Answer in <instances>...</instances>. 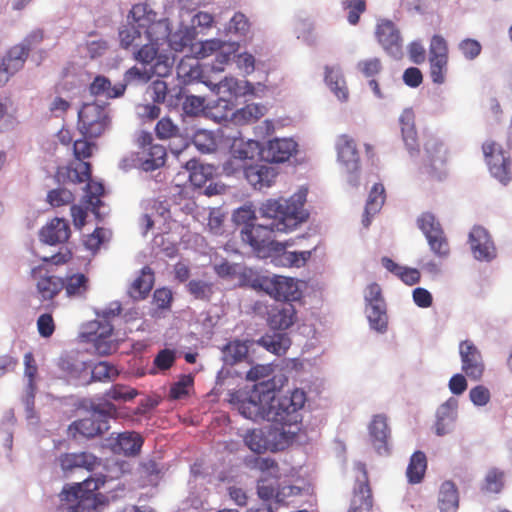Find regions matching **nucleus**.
Segmentation results:
<instances>
[{
	"label": "nucleus",
	"mask_w": 512,
	"mask_h": 512,
	"mask_svg": "<svg viewBox=\"0 0 512 512\" xmlns=\"http://www.w3.org/2000/svg\"><path fill=\"white\" fill-rule=\"evenodd\" d=\"M59 464L63 472H71L76 468H84L89 472L96 471L100 467L104 473H100L97 477H89L81 483L63 489L61 492V500L69 503L67 512H94L97 507V497L95 491L100 489L106 481L118 479L123 474L130 471L129 463L126 461L112 460L102 463V459L98 458L90 452L64 453L61 454Z\"/></svg>",
	"instance_id": "1"
},
{
	"label": "nucleus",
	"mask_w": 512,
	"mask_h": 512,
	"mask_svg": "<svg viewBox=\"0 0 512 512\" xmlns=\"http://www.w3.org/2000/svg\"><path fill=\"white\" fill-rule=\"evenodd\" d=\"M304 197L301 195L290 199H270L262 208L264 217L271 219L267 225H247L241 230V239L249 244L259 257L271 255L273 247H279L274 240V232H288L294 230L305 221L307 215L303 210Z\"/></svg>",
	"instance_id": "2"
},
{
	"label": "nucleus",
	"mask_w": 512,
	"mask_h": 512,
	"mask_svg": "<svg viewBox=\"0 0 512 512\" xmlns=\"http://www.w3.org/2000/svg\"><path fill=\"white\" fill-rule=\"evenodd\" d=\"M143 35L142 48L134 53L137 61L143 64H151L160 47L167 43L170 36V23L168 19H157V14L146 3L133 5L129 12Z\"/></svg>",
	"instance_id": "3"
},
{
	"label": "nucleus",
	"mask_w": 512,
	"mask_h": 512,
	"mask_svg": "<svg viewBox=\"0 0 512 512\" xmlns=\"http://www.w3.org/2000/svg\"><path fill=\"white\" fill-rule=\"evenodd\" d=\"M237 406L241 415L253 421L266 420L270 402L274 400V389L268 383L260 382L237 396Z\"/></svg>",
	"instance_id": "4"
},
{
	"label": "nucleus",
	"mask_w": 512,
	"mask_h": 512,
	"mask_svg": "<svg viewBox=\"0 0 512 512\" xmlns=\"http://www.w3.org/2000/svg\"><path fill=\"white\" fill-rule=\"evenodd\" d=\"M305 401V393L299 389H295L290 395L281 397H276L274 391V400L269 404L266 420L282 426L295 425L301 421L299 411L304 406Z\"/></svg>",
	"instance_id": "5"
},
{
	"label": "nucleus",
	"mask_w": 512,
	"mask_h": 512,
	"mask_svg": "<svg viewBox=\"0 0 512 512\" xmlns=\"http://www.w3.org/2000/svg\"><path fill=\"white\" fill-rule=\"evenodd\" d=\"M111 119L105 105L85 103L78 111L77 127L84 138L96 139L109 128Z\"/></svg>",
	"instance_id": "6"
},
{
	"label": "nucleus",
	"mask_w": 512,
	"mask_h": 512,
	"mask_svg": "<svg viewBox=\"0 0 512 512\" xmlns=\"http://www.w3.org/2000/svg\"><path fill=\"white\" fill-rule=\"evenodd\" d=\"M116 412V407L110 403L99 404L89 417L74 421L69 425L68 431L73 437H76L77 434L85 438L102 435L109 429L108 417H113Z\"/></svg>",
	"instance_id": "7"
},
{
	"label": "nucleus",
	"mask_w": 512,
	"mask_h": 512,
	"mask_svg": "<svg viewBox=\"0 0 512 512\" xmlns=\"http://www.w3.org/2000/svg\"><path fill=\"white\" fill-rule=\"evenodd\" d=\"M260 143L255 140L236 138L230 148V157L223 164V172L226 175L237 174L246 169L249 161H253L260 154Z\"/></svg>",
	"instance_id": "8"
},
{
	"label": "nucleus",
	"mask_w": 512,
	"mask_h": 512,
	"mask_svg": "<svg viewBox=\"0 0 512 512\" xmlns=\"http://www.w3.org/2000/svg\"><path fill=\"white\" fill-rule=\"evenodd\" d=\"M419 229L424 233L430 249L439 257L450 253L449 243L440 223L431 213H423L417 220Z\"/></svg>",
	"instance_id": "9"
},
{
	"label": "nucleus",
	"mask_w": 512,
	"mask_h": 512,
	"mask_svg": "<svg viewBox=\"0 0 512 512\" xmlns=\"http://www.w3.org/2000/svg\"><path fill=\"white\" fill-rule=\"evenodd\" d=\"M258 286L271 297L283 302L297 300L300 292L297 282L293 278L274 275L273 277H262L258 280Z\"/></svg>",
	"instance_id": "10"
},
{
	"label": "nucleus",
	"mask_w": 512,
	"mask_h": 512,
	"mask_svg": "<svg viewBox=\"0 0 512 512\" xmlns=\"http://www.w3.org/2000/svg\"><path fill=\"white\" fill-rule=\"evenodd\" d=\"M30 275L41 301H51L63 290V278L51 274L46 265L33 267Z\"/></svg>",
	"instance_id": "11"
},
{
	"label": "nucleus",
	"mask_w": 512,
	"mask_h": 512,
	"mask_svg": "<svg viewBox=\"0 0 512 512\" xmlns=\"http://www.w3.org/2000/svg\"><path fill=\"white\" fill-rule=\"evenodd\" d=\"M482 149L491 175L501 184L507 185L512 178L510 159L495 142H485Z\"/></svg>",
	"instance_id": "12"
},
{
	"label": "nucleus",
	"mask_w": 512,
	"mask_h": 512,
	"mask_svg": "<svg viewBox=\"0 0 512 512\" xmlns=\"http://www.w3.org/2000/svg\"><path fill=\"white\" fill-rule=\"evenodd\" d=\"M375 36L387 54L395 58L402 56L403 39L394 22L387 19L380 20L376 26Z\"/></svg>",
	"instance_id": "13"
},
{
	"label": "nucleus",
	"mask_w": 512,
	"mask_h": 512,
	"mask_svg": "<svg viewBox=\"0 0 512 512\" xmlns=\"http://www.w3.org/2000/svg\"><path fill=\"white\" fill-rule=\"evenodd\" d=\"M459 354L462 371L469 379L479 381L485 371V363L480 350L472 341L464 340L459 344Z\"/></svg>",
	"instance_id": "14"
},
{
	"label": "nucleus",
	"mask_w": 512,
	"mask_h": 512,
	"mask_svg": "<svg viewBox=\"0 0 512 512\" xmlns=\"http://www.w3.org/2000/svg\"><path fill=\"white\" fill-rule=\"evenodd\" d=\"M138 142L142 148L139 153V160L144 171H153L165 164L167 155L165 147L160 144H153L152 136L149 133L142 132Z\"/></svg>",
	"instance_id": "15"
},
{
	"label": "nucleus",
	"mask_w": 512,
	"mask_h": 512,
	"mask_svg": "<svg viewBox=\"0 0 512 512\" xmlns=\"http://www.w3.org/2000/svg\"><path fill=\"white\" fill-rule=\"evenodd\" d=\"M355 469L361 473L362 478L354 488L351 504L348 512H371L373 496L369 485L368 472L365 463L357 462Z\"/></svg>",
	"instance_id": "16"
},
{
	"label": "nucleus",
	"mask_w": 512,
	"mask_h": 512,
	"mask_svg": "<svg viewBox=\"0 0 512 512\" xmlns=\"http://www.w3.org/2000/svg\"><path fill=\"white\" fill-rule=\"evenodd\" d=\"M298 151V144L291 138H274L269 140L262 150L266 161L283 163L288 161Z\"/></svg>",
	"instance_id": "17"
},
{
	"label": "nucleus",
	"mask_w": 512,
	"mask_h": 512,
	"mask_svg": "<svg viewBox=\"0 0 512 512\" xmlns=\"http://www.w3.org/2000/svg\"><path fill=\"white\" fill-rule=\"evenodd\" d=\"M469 244L474 257L480 261H490L496 256V250L488 231L474 226L469 233Z\"/></svg>",
	"instance_id": "18"
},
{
	"label": "nucleus",
	"mask_w": 512,
	"mask_h": 512,
	"mask_svg": "<svg viewBox=\"0 0 512 512\" xmlns=\"http://www.w3.org/2000/svg\"><path fill=\"white\" fill-rule=\"evenodd\" d=\"M71 235V229L67 220L55 217L44 225L39 231L40 240L48 245L66 243Z\"/></svg>",
	"instance_id": "19"
},
{
	"label": "nucleus",
	"mask_w": 512,
	"mask_h": 512,
	"mask_svg": "<svg viewBox=\"0 0 512 512\" xmlns=\"http://www.w3.org/2000/svg\"><path fill=\"white\" fill-rule=\"evenodd\" d=\"M336 151L338 161L348 172L359 170V153L353 138L347 134L338 136L336 140Z\"/></svg>",
	"instance_id": "20"
},
{
	"label": "nucleus",
	"mask_w": 512,
	"mask_h": 512,
	"mask_svg": "<svg viewBox=\"0 0 512 512\" xmlns=\"http://www.w3.org/2000/svg\"><path fill=\"white\" fill-rule=\"evenodd\" d=\"M297 319L296 309L291 302H280L268 311V325L274 330H286Z\"/></svg>",
	"instance_id": "21"
},
{
	"label": "nucleus",
	"mask_w": 512,
	"mask_h": 512,
	"mask_svg": "<svg viewBox=\"0 0 512 512\" xmlns=\"http://www.w3.org/2000/svg\"><path fill=\"white\" fill-rule=\"evenodd\" d=\"M91 178V164L89 162L79 161L66 166L58 167L55 173V179L58 183L80 184Z\"/></svg>",
	"instance_id": "22"
},
{
	"label": "nucleus",
	"mask_w": 512,
	"mask_h": 512,
	"mask_svg": "<svg viewBox=\"0 0 512 512\" xmlns=\"http://www.w3.org/2000/svg\"><path fill=\"white\" fill-rule=\"evenodd\" d=\"M369 435L372 445L379 454H388V440L390 438V428L387 423V417L383 414L375 415L369 424Z\"/></svg>",
	"instance_id": "23"
},
{
	"label": "nucleus",
	"mask_w": 512,
	"mask_h": 512,
	"mask_svg": "<svg viewBox=\"0 0 512 512\" xmlns=\"http://www.w3.org/2000/svg\"><path fill=\"white\" fill-rule=\"evenodd\" d=\"M251 89L252 86L249 82H245V87H242L238 80L235 78L226 77L215 85V91L217 95H219L218 105L223 103V107L229 108L231 111L232 108L230 106L233 105L232 100L240 95L245 94Z\"/></svg>",
	"instance_id": "24"
},
{
	"label": "nucleus",
	"mask_w": 512,
	"mask_h": 512,
	"mask_svg": "<svg viewBox=\"0 0 512 512\" xmlns=\"http://www.w3.org/2000/svg\"><path fill=\"white\" fill-rule=\"evenodd\" d=\"M242 172L247 181L258 190L272 186L278 175L273 167L264 164H251Z\"/></svg>",
	"instance_id": "25"
},
{
	"label": "nucleus",
	"mask_w": 512,
	"mask_h": 512,
	"mask_svg": "<svg viewBox=\"0 0 512 512\" xmlns=\"http://www.w3.org/2000/svg\"><path fill=\"white\" fill-rule=\"evenodd\" d=\"M279 247H273L271 250V255L269 257L273 258V261L276 265L284 266V267H300L304 265L305 262L311 257V251H287V246L290 243L287 241L285 243L278 242Z\"/></svg>",
	"instance_id": "26"
},
{
	"label": "nucleus",
	"mask_w": 512,
	"mask_h": 512,
	"mask_svg": "<svg viewBox=\"0 0 512 512\" xmlns=\"http://www.w3.org/2000/svg\"><path fill=\"white\" fill-rule=\"evenodd\" d=\"M143 437L134 431H125L118 433L112 444V450L115 453H122L126 456H136L140 453L143 446Z\"/></svg>",
	"instance_id": "27"
},
{
	"label": "nucleus",
	"mask_w": 512,
	"mask_h": 512,
	"mask_svg": "<svg viewBox=\"0 0 512 512\" xmlns=\"http://www.w3.org/2000/svg\"><path fill=\"white\" fill-rule=\"evenodd\" d=\"M177 77L184 85L198 81L202 77V69L197 58L186 56L176 67Z\"/></svg>",
	"instance_id": "28"
},
{
	"label": "nucleus",
	"mask_w": 512,
	"mask_h": 512,
	"mask_svg": "<svg viewBox=\"0 0 512 512\" xmlns=\"http://www.w3.org/2000/svg\"><path fill=\"white\" fill-rule=\"evenodd\" d=\"M28 48L14 45L11 47L0 62V67L11 75H14L23 68L28 58Z\"/></svg>",
	"instance_id": "29"
},
{
	"label": "nucleus",
	"mask_w": 512,
	"mask_h": 512,
	"mask_svg": "<svg viewBox=\"0 0 512 512\" xmlns=\"http://www.w3.org/2000/svg\"><path fill=\"white\" fill-rule=\"evenodd\" d=\"M63 289L69 298H83L89 290V278L79 272L67 274L63 278Z\"/></svg>",
	"instance_id": "30"
},
{
	"label": "nucleus",
	"mask_w": 512,
	"mask_h": 512,
	"mask_svg": "<svg viewBox=\"0 0 512 512\" xmlns=\"http://www.w3.org/2000/svg\"><path fill=\"white\" fill-rule=\"evenodd\" d=\"M154 285V272L149 266L141 269L139 276L131 284L129 293L133 299L141 300L147 297Z\"/></svg>",
	"instance_id": "31"
},
{
	"label": "nucleus",
	"mask_w": 512,
	"mask_h": 512,
	"mask_svg": "<svg viewBox=\"0 0 512 512\" xmlns=\"http://www.w3.org/2000/svg\"><path fill=\"white\" fill-rule=\"evenodd\" d=\"M257 344L275 355L282 356L291 346V339L286 333L273 332L263 335Z\"/></svg>",
	"instance_id": "32"
},
{
	"label": "nucleus",
	"mask_w": 512,
	"mask_h": 512,
	"mask_svg": "<svg viewBox=\"0 0 512 512\" xmlns=\"http://www.w3.org/2000/svg\"><path fill=\"white\" fill-rule=\"evenodd\" d=\"M459 507V495L456 485L452 481L441 484L438 496V508L440 512H457Z\"/></svg>",
	"instance_id": "33"
},
{
	"label": "nucleus",
	"mask_w": 512,
	"mask_h": 512,
	"mask_svg": "<svg viewBox=\"0 0 512 512\" xmlns=\"http://www.w3.org/2000/svg\"><path fill=\"white\" fill-rule=\"evenodd\" d=\"M191 184L195 187H203L209 180L213 178L215 168L213 165L201 164L192 159L185 165Z\"/></svg>",
	"instance_id": "34"
},
{
	"label": "nucleus",
	"mask_w": 512,
	"mask_h": 512,
	"mask_svg": "<svg viewBox=\"0 0 512 512\" xmlns=\"http://www.w3.org/2000/svg\"><path fill=\"white\" fill-rule=\"evenodd\" d=\"M119 39L121 47L128 49L130 47L142 48L144 44L143 35L138 23L131 17H128V23L123 25L119 30Z\"/></svg>",
	"instance_id": "35"
},
{
	"label": "nucleus",
	"mask_w": 512,
	"mask_h": 512,
	"mask_svg": "<svg viewBox=\"0 0 512 512\" xmlns=\"http://www.w3.org/2000/svg\"><path fill=\"white\" fill-rule=\"evenodd\" d=\"M126 84L117 83L112 86L110 80L104 76H97L90 84L89 91L94 96H105L107 98H117L124 94Z\"/></svg>",
	"instance_id": "36"
},
{
	"label": "nucleus",
	"mask_w": 512,
	"mask_h": 512,
	"mask_svg": "<svg viewBox=\"0 0 512 512\" xmlns=\"http://www.w3.org/2000/svg\"><path fill=\"white\" fill-rule=\"evenodd\" d=\"M60 369L66 373L67 377L74 380H85V383H89L88 380L90 366L85 362L75 358L66 357L61 358L59 362Z\"/></svg>",
	"instance_id": "37"
},
{
	"label": "nucleus",
	"mask_w": 512,
	"mask_h": 512,
	"mask_svg": "<svg viewBox=\"0 0 512 512\" xmlns=\"http://www.w3.org/2000/svg\"><path fill=\"white\" fill-rule=\"evenodd\" d=\"M385 189L383 184L376 183L373 185V187L370 190L366 206H365V212H364V225L366 227L370 224V217L374 216L376 213L380 211L382 208L384 202H385Z\"/></svg>",
	"instance_id": "38"
},
{
	"label": "nucleus",
	"mask_w": 512,
	"mask_h": 512,
	"mask_svg": "<svg viewBox=\"0 0 512 512\" xmlns=\"http://www.w3.org/2000/svg\"><path fill=\"white\" fill-rule=\"evenodd\" d=\"M324 79L326 84L330 87L332 92L339 100L346 101L348 99V87L339 69H336L335 67L325 66Z\"/></svg>",
	"instance_id": "39"
},
{
	"label": "nucleus",
	"mask_w": 512,
	"mask_h": 512,
	"mask_svg": "<svg viewBox=\"0 0 512 512\" xmlns=\"http://www.w3.org/2000/svg\"><path fill=\"white\" fill-rule=\"evenodd\" d=\"M427 469V458L424 452L416 451L410 457L406 476L410 484H419L424 479Z\"/></svg>",
	"instance_id": "40"
},
{
	"label": "nucleus",
	"mask_w": 512,
	"mask_h": 512,
	"mask_svg": "<svg viewBox=\"0 0 512 512\" xmlns=\"http://www.w3.org/2000/svg\"><path fill=\"white\" fill-rule=\"evenodd\" d=\"M264 114V106L251 103L233 112L231 118L237 125H247L257 122Z\"/></svg>",
	"instance_id": "41"
},
{
	"label": "nucleus",
	"mask_w": 512,
	"mask_h": 512,
	"mask_svg": "<svg viewBox=\"0 0 512 512\" xmlns=\"http://www.w3.org/2000/svg\"><path fill=\"white\" fill-rule=\"evenodd\" d=\"M401 132L405 144L413 150L416 146V130L414 126V114L411 110H405L399 118Z\"/></svg>",
	"instance_id": "42"
},
{
	"label": "nucleus",
	"mask_w": 512,
	"mask_h": 512,
	"mask_svg": "<svg viewBox=\"0 0 512 512\" xmlns=\"http://www.w3.org/2000/svg\"><path fill=\"white\" fill-rule=\"evenodd\" d=\"M367 318L372 329L383 333L387 330L388 317L385 304L369 306L366 309Z\"/></svg>",
	"instance_id": "43"
},
{
	"label": "nucleus",
	"mask_w": 512,
	"mask_h": 512,
	"mask_svg": "<svg viewBox=\"0 0 512 512\" xmlns=\"http://www.w3.org/2000/svg\"><path fill=\"white\" fill-rule=\"evenodd\" d=\"M455 419L456 411L447 404L442 405L437 412V421L435 424L436 434L443 436L450 432Z\"/></svg>",
	"instance_id": "44"
},
{
	"label": "nucleus",
	"mask_w": 512,
	"mask_h": 512,
	"mask_svg": "<svg viewBox=\"0 0 512 512\" xmlns=\"http://www.w3.org/2000/svg\"><path fill=\"white\" fill-rule=\"evenodd\" d=\"M225 362L233 365L242 361L248 354V346L244 341H230L223 350Z\"/></svg>",
	"instance_id": "45"
},
{
	"label": "nucleus",
	"mask_w": 512,
	"mask_h": 512,
	"mask_svg": "<svg viewBox=\"0 0 512 512\" xmlns=\"http://www.w3.org/2000/svg\"><path fill=\"white\" fill-rule=\"evenodd\" d=\"M152 90V99L155 103H165L167 102L169 106H178L179 102L182 99L181 91H179L175 97L170 96L167 99L168 94V86L163 80H156L151 85Z\"/></svg>",
	"instance_id": "46"
},
{
	"label": "nucleus",
	"mask_w": 512,
	"mask_h": 512,
	"mask_svg": "<svg viewBox=\"0 0 512 512\" xmlns=\"http://www.w3.org/2000/svg\"><path fill=\"white\" fill-rule=\"evenodd\" d=\"M86 191L85 197L87 198V203L91 206V211L98 215L99 208L102 206L103 202L101 197L104 194V186L100 182H96L93 180L86 181Z\"/></svg>",
	"instance_id": "47"
},
{
	"label": "nucleus",
	"mask_w": 512,
	"mask_h": 512,
	"mask_svg": "<svg viewBox=\"0 0 512 512\" xmlns=\"http://www.w3.org/2000/svg\"><path fill=\"white\" fill-rule=\"evenodd\" d=\"M112 327H109L105 333L96 335L93 339V346L96 354L100 356H107L117 350V344L112 339Z\"/></svg>",
	"instance_id": "48"
},
{
	"label": "nucleus",
	"mask_w": 512,
	"mask_h": 512,
	"mask_svg": "<svg viewBox=\"0 0 512 512\" xmlns=\"http://www.w3.org/2000/svg\"><path fill=\"white\" fill-rule=\"evenodd\" d=\"M90 381H111L114 380L119 372L115 366L108 363L107 361H100L89 370Z\"/></svg>",
	"instance_id": "49"
},
{
	"label": "nucleus",
	"mask_w": 512,
	"mask_h": 512,
	"mask_svg": "<svg viewBox=\"0 0 512 512\" xmlns=\"http://www.w3.org/2000/svg\"><path fill=\"white\" fill-rule=\"evenodd\" d=\"M244 442L251 451L258 454L264 453L268 449V440L261 429L247 431Z\"/></svg>",
	"instance_id": "50"
},
{
	"label": "nucleus",
	"mask_w": 512,
	"mask_h": 512,
	"mask_svg": "<svg viewBox=\"0 0 512 512\" xmlns=\"http://www.w3.org/2000/svg\"><path fill=\"white\" fill-rule=\"evenodd\" d=\"M193 142L198 150L204 153L215 151L218 145L216 136L208 130H198L193 137Z\"/></svg>",
	"instance_id": "51"
},
{
	"label": "nucleus",
	"mask_w": 512,
	"mask_h": 512,
	"mask_svg": "<svg viewBox=\"0 0 512 512\" xmlns=\"http://www.w3.org/2000/svg\"><path fill=\"white\" fill-rule=\"evenodd\" d=\"M194 378L191 375H182L178 381L173 383L169 390V397L173 400H180L189 395L193 388Z\"/></svg>",
	"instance_id": "52"
},
{
	"label": "nucleus",
	"mask_w": 512,
	"mask_h": 512,
	"mask_svg": "<svg viewBox=\"0 0 512 512\" xmlns=\"http://www.w3.org/2000/svg\"><path fill=\"white\" fill-rule=\"evenodd\" d=\"M279 479L262 476L257 484V494L264 501L278 497Z\"/></svg>",
	"instance_id": "53"
},
{
	"label": "nucleus",
	"mask_w": 512,
	"mask_h": 512,
	"mask_svg": "<svg viewBox=\"0 0 512 512\" xmlns=\"http://www.w3.org/2000/svg\"><path fill=\"white\" fill-rule=\"evenodd\" d=\"M425 149L432 166L446 163L448 151L443 143L437 140H430L426 143Z\"/></svg>",
	"instance_id": "54"
},
{
	"label": "nucleus",
	"mask_w": 512,
	"mask_h": 512,
	"mask_svg": "<svg viewBox=\"0 0 512 512\" xmlns=\"http://www.w3.org/2000/svg\"><path fill=\"white\" fill-rule=\"evenodd\" d=\"M187 289L198 300L209 301L213 294V284L203 280H191L187 284Z\"/></svg>",
	"instance_id": "55"
},
{
	"label": "nucleus",
	"mask_w": 512,
	"mask_h": 512,
	"mask_svg": "<svg viewBox=\"0 0 512 512\" xmlns=\"http://www.w3.org/2000/svg\"><path fill=\"white\" fill-rule=\"evenodd\" d=\"M137 395L138 391L136 389L123 384H115L105 392L107 398L123 402L130 401Z\"/></svg>",
	"instance_id": "56"
},
{
	"label": "nucleus",
	"mask_w": 512,
	"mask_h": 512,
	"mask_svg": "<svg viewBox=\"0 0 512 512\" xmlns=\"http://www.w3.org/2000/svg\"><path fill=\"white\" fill-rule=\"evenodd\" d=\"M154 62L148 69L151 77L156 75L159 77H166L171 73L173 61L167 55L157 53Z\"/></svg>",
	"instance_id": "57"
},
{
	"label": "nucleus",
	"mask_w": 512,
	"mask_h": 512,
	"mask_svg": "<svg viewBox=\"0 0 512 512\" xmlns=\"http://www.w3.org/2000/svg\"><path fill=\"white\" fill-rule=\"evenodd\" d=\"M74 201V194L66 188L52 189L47 194V202L53 207L68 205Z\"/></svg>",
	"instance_id": "58"
},
{
	"label": "nucleus",
	"mask_w": 512,
	"mask_h": 512,
	"mask_svg": "<svg viewBox=\"0 0 512 512\" xmlns=\"http://www.w3.org/2000/svg\"><path fill=\"white\" fill-rule=\"evenodd\" d=\"M430 76L434 83L443 84L448 72V58L429 59Z\"/></svg>",
	"instance_id": "59"
},
{
	"label": "nucleus",
	"mask_w": 512,
	"mask_h": 512,
	"mask_svg": "<svg viewBox=\"0 0 512 512\" xmlns=\"http://www.w3.org/2000/svg\"><path fill=\"white\" fill-rule=\"evenodd\" d=\"M342 5L345 10H348V22L351 25L358 24L360 15L366 10L365 0H343Z\"/></svg>",
	"instance_id": "60"
},
{
	"label": "nucleus",
	"mask_w": 512,
	"mask_h": 512,
	"mask_svg": "<svg viewBox=\"0 0 512 512\" xmlns=\"http://www.w3.org/2000/svg\"><path fill=\"white\" fill-rule=\"evenodd\" d=\"M205 99L199 96H186L182 102V109L186 115L198 116L204 111Z\"/></svg>",
	"instance_id": "61"
},
{
	"label": "nucleus",
	"mask_w": 512,
	"mask_h": 512,
	"mask_svg": "<svg viewBox=\"0 0 512 512\" xmlns=\"http://www.w3.org/2000/svg\"><path fill=\"white\" fill-rule=\"evenodd\" d=\"M448 58V45L441 35H434L429 45V59Z\"/></svg>",
	"instance_id": "62"
},
{
	"label": "nucleus",
	"mask_w": 512,
	"mask_h": 512,
	"mask_svg": "<svg viewBox=\"0 0 512 512\" xmlns=\"http://www.w3.org/2000/svg\"><path fill=\"white\" fill-rule=\"evenodd\" d=\"M458 48L464 58L470 61L476 59L482 51L481 44L472 38L463 39L459 43Z\"/></svg>",
	"instance_id": "63"
},
{
	"label": "nucleus",
	"mask_w": 512,
	"mask_h": 512,
	"mask_svg": "<svg viewBox=\"0 0 512 512\" xmlns=\"http://www.w3.org/2000/svg\"><path fill=\"white\" fill-rule=\"evenodd\" d=\"M155 132L160 139H169L178 135L179 128L170 118L164 117L157 122Z\"/></svg>",
	"instance_id": "64"
}]
</instances>
